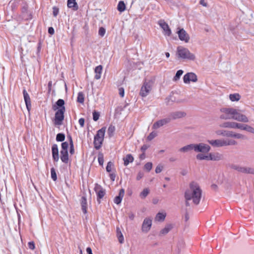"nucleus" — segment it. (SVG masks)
I'll use <instances>...</instances> for the list:
<instances>
[{"label": "nucleus", "mask_w": 254, "mask_h": 254, "mask_svg": "<svg viewBox=\"0 0 254 254\" xmlns=\"http://www.w3.org/2000/svg\"><path fill=\"white\" fill-rule=\"evenodd\" d=\"M124 190L123 189L120 190L118 195L116 196L114 199V203L118 205L120 204L124 196Z\"/></svg>", "instance_id": "16"}, {"label": "nucleus", "mask_w": 254, "mask_h": 254, "mask_svg": "<svg viewBox=\"0 0 254 254\" xmlns=\"http://www.w3.org/2000/svg\"><path fill=\"white\" fill-rule=\"evenodd\" d=\"M176 55L177 58L181 60L195 62L197 59L194 53L191 52L188 48L183 46H179L177 48Z\"/></svg>", "instance_id": "5"}, {"label": "nucleus", "mask_w": 254, "mask_h": 254, "mask_svg": "<svg viewBox=\"0 0 254 254\" xmlns=\"http://www.w3.org/2000/svg\"><path fill=\"white\" fill-rule=\"evenodd\" d=\"M77 101L80 103H83L84 101V96L82 92H79L77 96Z\"/></svg>", "instance_id": "36"}, {"label": "nucleus", "mask_w": 254, "mask_h": 254, "mask_svg": "<svg viewBox=\"0 0 254 254\" xmlns=\"http://www.w3.org/2000/svg\"><path fill=\"white\" fill-rule=\"evenodd\" d=\"M172 227L171 225H168L166 227H165L162 230V233L163 234H166L168 233L171 229Z\"/></svg>", "instance_id": "41"}, {"label": "nucleus", "mask_w": 254, "mask_h": 254, "mask_svg": "<svg viewBox=\"0 0 254 254\" xmlns=\"http://www.w3.org/2000/svg\"><path fill=\"white\" fill-rule=\"evenodd\" d=\"M186 116L185 113L181 111H178L173 114V117L174 119L181 118Z\"/></svg>", "instance_id": "30"}, {"label": "nucleus", "mask_w": 254, "mask_h": 254, "mask_svg": "<svg viewBox=\"0 0 254 254\" xmlns=\"http://www.w3.org/2000/svg\"><path fill=\"white\" fill-rule=\"evenodd\" d=\"M156 135V133L155 132L151 133L147 137L148 140H151L154 138Z\"/></svg>", "instance_id": "46"}, {"label": "nucleus", "mask_w": 254, "mask_h": 254, "mask_svg": "<svg viewBox=\"0 0 254 254\" xmlns=\"http://www.w3.org/2000/svg\"><path fill=\"white\" fill-rule=\"evenodd\" d=\"M219 117L221 119H234L242 123H248L249 118L239 110L233 108H222L220 110Z\"/></svg>", "instance_id": "2"}, {"label": "nucleus", "mask_w": 254, "mask_h": 254, "mask_svg": "<svg viewBox=\"0 0 254 254\" xmlns=\"http://www.w3.org/2000/svg\"><path fill=\"white\" fill-rule=\"evenodd\" d=\"M162 169H163V166L161 165H158L156 167V168L155 169V172L156 173H159L162 171Z\"/></svg>", "instance_id": "45"}, {"label": "nucleus", "mask_w": 254, "mask_h": 254, "mask_svg": "<svg viewBox=\"0 0 254 254\" xmlns=\"http://www.w3.org/2000/svg\"><path fill=\"white\" fill-rule=\"evenodd\" d=\"M202 190L199 184L192 181L189 184L185 192V198L187 201H191L194 204H198L202 196Z\"/></svg>", "instance_id": "3"}, {"label": "nucleus", "mask_w": 254, "mask_h": 254, "mask_svg": "<svg viewBox=\"0 0 254 254\" xmlns=\"http://www.w3.org/2000/svg\"><path fill=\"white\" fill-rule=\"evenodd\" d=\"M117 237L120 243L123 244L124 242V237L121 231H118Z\"/></svg>", "instance_id": "35"}, {"label": "nucleus", "mask_w": 254, "mask_h": 254, "mask_svg": "<svg viewBox=\"0 0 254 254\" xmlns=\"http://www.w3.org/2000/svg\"><path fill=\"white\" fill-rule=\"evenodd\" d=\"M115 130V127H110L108 128V131L111 133H113Z\"/></svg>", "instance_id": "53"}, {"label": "nucleus", "mask_w": 254, "mask_h": 254, "mask_svg": "<svg viewBox=\"0 0 254 254\" xmlns=\"http://www.w3.org/2000/svg\"><path fill=\"white\" fill-rule=\"evenodd\" d=\"M215 133L218 135L228 136L229 131H225L224 130H217L215 131Z\"/></svg>", "instance_id": "33"}, {"label": "nucleus", "mask_w": 254, "mask_h": 254, "mask_svg": "<svg viewBox=\"0 0 254 254\" xmlns=\"http://www.w3.org/2000/svg\"><path fill=\"white\" fill-rule=\"evenodd\" d=\"M64 135L62 133H59L57 135L56 139L57 141H62L64 139Z\"/></svg>", "instance_id": "40"}, {"label": "nucleus", "mask_w": 254, "mask_h": 254, "mask_svg": "<svg viewBox=\"0 0 254 254\" xmlns=\"http://www.w3.org/2000/svg\"><path fill=\"white\" fill-rule=\"evenodd\" d=\"M243 124L234 122H226L220 126L224 128H229L234 129H239L242 130Z\"/></svg>", "instance_id": "12"}, {"label": "nucleus", "mask_w": 254, "mask_h": 254, "mask_svg": "<svg viewBox=\"0 0 254 254\" xmlns=\"http://www.w3.org/2000/svg\"><path fill=\"white\" fill-rule=\"evenodd\" d=\"M110 179L112 181H114L116 178V174L115 173H111L110 174Z\"/></svg>", "instance_id": "51"}, {"label": "nucleus", "mask_w": 254, "mask_h": 254, "mask_svg": "<svg viewBox=\"0 0 254 254\" xmlns=\"http://www.w3.org/2000/svg\"><path fill=\"white\" fill-rule=\"evenodd\" d=\"M59 12V9L58 7L56 6L53 7V14L55 17H56L58 15Z\"/></svg>", "instance_id": "42"}, {"label": "nucleus", "mask_w": 254, "mask_h": 254, "mask_svg": "<svg viewBox=\"0 0 254 254\" xmlns=\"http://www.w3.org/2000/svg\"><path fill=\"white\" fill-rule=\"evenodd\" d=\"M177 33L180 40L185 43L189 42L190 40V35L184 29L178 28Z\"/></svg>", "instance_id": "11"}, {"label": "nucleus", "mask_w": 254, "mask_h": 254, "mask_svg": "<svg viewBox=\"0 0 254 254\" xmlns=\"http://www.w3.org/2000/svg\"><path fill=\"white\" fill-rule=\"evenodd\" d=\"M105 133V129L104 128L99 130L94 138V145L95 148L98 149L100 147Z\"/></svg>", "instance_id": "8"}, {"label": "nucleus", "mask_w": 254, "mask_h": 254, "mask_svg": "<svg viewBox=\"0 0 254 254\" xmlns=\"http://www.w3.org/2000/svg\"><path fill=\"white\" fill-rule=\"evenodd\" d=\"M106 32V29L103 27H101L99 29L98 34L100 37H103L105 35Z\"/></svg>", "instance_id": "38"}, {"label": "nucleus", "mask_w": 254, "mask_h": 254, "mask_svg": "<svg viewBox=\"0 0 254 254\" xmlns=\"http://www.w3.org/2000/svg\"><path fill=\"white\" fill-rule=\"evenodd\" d=\"M153 203H154V204H156V203H157V200L156 199H154V200H153Z\"/></svg>", "instance_id": "57"}, {"label": "nucleus", "mask_w": 254, "mask_h": 254, "mask_svg": "<svg viewBox=\"0 0 254 254\" xmlns=\"http://www.w3.org/2000/svg\"><path fill=\"white\" fill-rule=\"evenodd\" d=\"M240 95L238 93L229 95V99L232 102L238 101L240 99Z\"/></svg>", "instance_id": "28"}, {"label": "nucleus", "mask_w": 254, "mask_h": 254, "mask_svg": "<svg viewBox=\"0 0 254 254\" xmlns=\"http://www.w3.org/2000/svg\"><path fill=\"white\" fill-rule=\"evenodd\" d=\"M48 32L51 35L54 34L55 33L54 29L53 27L49 28Z\"/></svg>", "instance_id": "52"}, {"label": "nucleus", "mask_w": 254, "mask_h": 254, "mask_svg": "<svg viewBox=\"0 0 254 254\" xmlns=\"http://www.w3.org/2000/svg\"><path fill=\"white\" fill-rule=\"evenodd\" d=\"M23 96L26 108L28 111H29L31 109V101L29 94L26 91V90L23 91Z\"/></svg>", "instance_id": "17"}, {"label": "nucleus", "mask_w": 254, "mask_h": 254, "mask_svg": "<svg viewBox=\"0 0 254 254\" xmlns=\"http://www.w3.org/2000/svg\"><path fill=\"white\" fill-rule=\"evenodd\" d=\"M141 178V177L137 176V179L138 180H139V179H140Z\"/></svg>", "instance_id": "58"}, {"label": "nucleus", "mask_w": 254, "mask_h": 254, "mask_svg": "<svg viewBox=\"0 0 254 254\" xmlns=\"http://www.w3.org/2000/svg\"><path fill=\"white\" fill-rule=\"evenodd\" d=\"M52 155L54 160L58 161L59 159V149L57 145H54L52 146Z\"/></svg>", "instance_id": "20"}, {"label": "nucleus", "mask_w": 254, "mask_h": 254, "mask_svg": "<svg viewBox=\"0 0 254 254\" xmlns=\"http://www.w3.org/2000/svg\"><path fill=\"white\" fill-rule=\"evenodd\" d=\"M80 254H82V251L80 252Z\"/></svg>", "instance_id": "59"}, {"label": "nucleus", "mask_w": 254, "mask_h": 254, "mask_svg": "<svg viewBox=\"0 0 254 254\" xmlns=\"http://www.w3.org/2000/svg\"><path fill=\"white\" fill-rule=\"evenodd\" d=\"M153 85V82L152 80L145 81L141 87L140 95L143 97L147 96L151 92Z\"/></svg>", "instance_id": "7"}, {"label": "nucleus", "mask_w": 254, "mask_h": 254, "mask_svg": "<svg viewBox=\"0 0 254 254\" xmlns=\"http://www.w3.org/2000/svg\"><path fill=\"white\" fill-rule=\"evenodd\" d=\"M166 216V213L164 211L159 212L155 217V221L156 222H163Z\"/></svg>", "instance_id": "19"}, {"label": "nucleus", "mask_w": 254, "mask_h": 254, "mask_svg": "<svg viewBox=\"0 0 254 254\" xmlns=\"http://www.w3.org/2000/svg\"><path fill=\"white\" fill-rule=\"evenodd\" d=\"M150 193V190L149 188L143 189L139 193V197L141 199H145Z\"/></svg>", "instance_id": "22"}, {"label": "nucleus", "mask_w": 254, "mask_h": 254, "mask_svg": "<svg viewBox=\"0 0 254 254\" xmlns=\"http://www.w3.org/2000/svg\"><path fill=\"white\" fill-rule=\"evenodd\" d=\"M103 67L102 65H98L95 67V78L96 79H99L101 77V74L102 72Z\"/></svg>", "instance_id": "21"}, {"label": "nucleus", "mask_w": 254, "mask_h": 254, "mask_svg": "<svg viewBox=\"0 0 254 254\" xmlns=\"http://www.w3.org/2000/svg\"><path fill=\"white\" fill-rule=\"evenodd\" d=\"M97 195L99 198H102L105 195V191L103 190H100L97 192Z\"/></svg>", "instance_id": "43"}, {"label": "nucleus", "mask_w": 254, "mask_h": 254, "mask_svg": "<svg viewBox=\"0 0 254 254\" xmlns=\"http://www.w3.org/2000/svg\"><path fill=\"white\" fill-rule=\"evenodd\" d=\"M152 225V219L151 217H146L144 219L142 226L141 231L142 232L147 233L150 231Z\"/></svg>", "instance_id": "10"}, {"label": "nucleus", "mask_w": 254, "mask_h": 254, "mask_svg": "<svg viewBox=\"0 0 254 254\" xmlns=\"http://www.w3.org/2000/svg\"><path fill=\"white\" fill-rule=\"evenodd\" d=\"M28 247H29V249H30L31 250H34L35 248V244H34V242H29L28 243Z\"/></svg>", "instance_id": "48"}, {"label": "nucleus", "mask_w": 254, "mask_h": 254, "mask_svg": "<svg viewBox=\"0 0 254 254\" xmlns=\"http://www.w3.org/2000/svg\"><path fill=\"white\" fill-rule=\"evenodd\" d=\"M99 118V114L97 112H94L93 114V118L95 121H97Z\"/></svg>", "instance_id": "44"}, {"label": "nucleus", "mask_w": 254, "mask_h": 254, "mask_svg": "<svg viewBox=\"0 0 254 254\" xmlns=\"http://www.w3.org/2000/svg\"><path fill=\"white\" fill-rule=\"evenodd\" d=\"M228 137H234L237 139H243L244 138V136L241 133H233V132L229 131Z\"/></svg>", "instance_id": "26"}, {"label": "nucleus", "mask_w": 254, "mask_h": 254, "mask_svg": "<svg viewBox=\"0 0 254 254\" xmlns=\"http://www.w3.org/2000/svg\"><path fill=\"white\" fill-rule=\"evenodd\" d=\"M167 123V120H160L159 121L156 122L153 125V127L154 128H158L160 127H162L164 125L166 124Z\"/></svg>", "instance_id": "27"}, {"label": "nucleus", "mask_w": 254, "mask_h": 254, "mask_svg": "<svg viewBox=\"0 0 254 254\" xmlns=\"http://www.w3.org/2000/svg\"><path fill=\"white\" fill-rule=\"evenodd\" d=\"M64 112H55V124L56 125H61L64 119Z\"/></svg>", "instance_id": "15"}, {"label": "nucleus", "mask_w": 254, "mask_h": 254, "mask_svg": "<svg viewBox=\"0 0 254 254\" xmlns=\"http://www.w3.org/2000/svg\"><path fill=\"white\" fill-rule=\"evenodd\" d=\"M51 177L54 181L57 180V174L56 171L54 168H52L51 170Z\"/></svg>", "instance_id": "39"}, {"label": "nucleus", "mask_w": 254, "mask_h": 254, "mask_svg": "<svg viewBox=\"0 0 254 254\" xmlns=\"http://www.w3.org/2000/svg\"><path fill=\"white\" fill-rule=\"evenodd\" d=\"M67 6L69 8L76 11L78 9V6L76 0H67Z\"/></svg>", "instance_id": "18"}, {"label": "nucleus", "mask_w": 254, "mask_h": 254, "mask_svg": "<svg viewBox=\"0 0 254 254\" xmlns=\"http://www.w3.org/2000/svg\"><path fill=\"white\" fill-rule=\"evenodd\" d=\"M98 162H99V163L100 164V165H103L104 164L103 157L102 155L99 156L98 157Z\"/></svg>", "instance_id": "47"}, {"label": "nucleus", "mask_w": 254, "mask_h": 254, "mask_svg": "<svg viewBox=\"0 0 254 254\" xmlns=\"http://www.w3.org/2000/svg\"><path fill=\"white\" fill-rule=\"evenodd\" d=\"M82 209L84 213L87 212V200L85 197H82L81 199Z\"/></svg>", "instance_id": "25"}, {"label": "nucleus", "mask_w": 254, "mask_h": 254, "mask_svg": "<svg viewBox=\"0 0 254 254\" xmlns=\"http://www.w3.org/2000/svg\"><path fill=\"white\" fill-rule=\"evenodd\" d=\"M159 25L163 30V34L166 37H170L172 34V31L168 24L164 21H160Z\"/></svg>", "instance_id": "13"}, {"label": "nucleus", "mask_w": 254, "mask_h": 254, "mask_svg": "<svg viewBox=\"0 0 254 254\" xmlns=\"http://www.w3.org/2000/svg\"><path fill=\"white\" fill-rule=\"evenodd\" d=\"M240 171L243 173L254 174V170L250 168H241Z\"/></svg>", "instance_id": "34"}, {"label": "nucleus", "mask_w": 254, "mask_h": 254, "mask_svg": "<svg viewBox=\"0 0 254 254\" xmlns=\"http://www.w3.org/2000/svg\"><path fill=\"white\" fill-rule=\"evenodd\" d=\"M53 109L55 112H65L64 101L63 99H59L53 106Z\"/></svg>", "instance_id": "14"}, {"label": "nucleus", "mask_w": 254, "mask_h": 254, "mask_svg": "<svg viewBox=\"0 0 254 254\" xmlns=\"http://www.w3.org/2000/svg\"><path fill=\"white\" fill-rule=\"evenodd\" d=\"M200 4H201L202 5L204 6H207V3H206V2L204 0H201L200 1Z\"/></svg>", "instance_id": "55"}, {"label": "nucleus", "mask_w": 254, "mask_h": 254, "mask_svg": "<svg viewBox=\"0 0 254 254\" xmlns=\"http://www.w3.org/2000/svg\"><path fill=\"white\" fill-rule=\"evenodd\" d=\"M79 124L81 127H83L84 125V120L83 118H81L78 121Z\"/></svg>", "instance_id": "50"}, {"label": "nucleus", "mask_w": 254, "mask_h": 254, "mask_svg": "<svg viewBox=\"0 0 254 254\" xmlns=\"http://www.w3.org/2000/svg\"><path fill=\"white\" fill-rule=\"evenodd\" d=\"M197 81V76L193 72H188L183 76V81L186 84L193 83Z\"/></svg>", "instance_id": "9"}, {"label": "nucleus", "mask_w": 254, "mask_h": 254, "mask_svg": "<svg viewBox=\"0 0 254 254\" xmlns=\"http://www.w3.org/2000/svg\"><path fill=\"white\" fill-rule=\"evenodd\" d=\"M69 148V152L73 154L74 152L73 143L71 137H68L67 140L62 144V149L61 150V159L65 163H68L69 157L68 149Z\"/></svg>", "instance_id": "4"}, {"label": "nucleus", "mask_w": 254, "mask_h": 254, "mask_svg": "<svg viewBox=\"0 0 254 254\" xmlns=\"http://www.w3.org/2000/svg\"><path fill=\"white\" fill-rule=\"evenodd\" d=\"M207 142L212 146L216 147L234 145L237 144V142L234 140L224 139H209Z\"/></svg>", "instance_id": "6"}, {"label": "nucleus", "mask_w": 254, "mask_h": 254, "mask_svg": "<svg viewBox=\"0 0 254 254\" xmlns=\"http://www.w3.org/2000/svg\"><path fill=\"white\" fill-rule=\"evenodd\" d=\"M166 57L168 58L170 57V54L168 52L165 53Z\"/></svg>", "instance_id": "56"}, {"label": "nucleus", "mask_w": 254, "mask_h": 254, "mask_svg": "<svg viewBox=\"0 0 254 254\" xmlns=\"http://www.w3.org/2000/svg\"><path fill=\"white\" fill-rule=\"evenodd\" d=\"M152 168V163L148 162L144 166V170L147 172H149Z\"/></svg>", "instance_id": "37"}, {"label": "nucleus", "mask_w": 254, "mask_h": 254, "mask_svg": "<svg viewBox=\"0 0 254 254\" xmlns=\"http://www.w3.org/2000/svg\"><path fill=\"white\" fill-rule=\"evenodd\" d=\"M119 94L122 97L124 96L125 91L123 88H121L119 89Z\"/></svg>", "instance_id": "49"}, {"label": "nucleus", "mask_w": 254, "mask_h": 254, "mask_svg": "<svg viewBox=\"0 0 254 254\" xmlns=\"http://www.w3.org/2000/svg\"><path fill=\"white\" fill-rule=\"evenodd\" d=\"M242 130L254 134V127L247 124H243Z\"/></svg>", "instance_id": "24"}, {"label": "nucleus", "mask_w": 254, "mask_h": 254, "mask_svg": "<svg viewBox=\"0 0 254 254\" xmlns=\"http://www.w3.org/2000/svg\"><path fill=\"white\" fill-rule=\"evenodd\" d=\"M183 73H184V71L182 69H180V70H178L177 71L175 75L173 77V80L174 81H178L180 79L181 76L183 75Z\"/></svg>", "instance_id": "31"}, {"label": "nucleus", "mask_w": 254, "mask_h": 254, "mask_svg": "<svg viewBox=\"0 0 254 254\" xmlns=\"http://www.w3.org/2000/svg\"><path fill=\"white\" fill-rule=\"evenodd\" d=\"M86 252L87 254H93L92 250L90 248L88 247L86 249Z\"/></svg>", "instance_id": "54"}, {"label": "nucleus", "mask_w": 254, "mask_h": 254, "mask_svg": "<svg viewBox=\"0 0 254 254\" xmlns=\"http://www.w3.org/2000/svg\"><path fill=\"white\" fill-rule=\"evenodd\" d=\"M114 164L112 162H109L106 168L107 172L109 173L111 172L112 171L114 170Z\"/></svg>", "instance_id": "32"}, {"label": "nucleus", "mask_w": 254, "mask_h": 254, "mask_svg": "<svg viewBox=\"0 0 254 254\" xmlns=\"http://www.w3.org/2000/svg\"><path fill=\"white\" fill-rule=\"evenodd\" d=\"M133 157L130 154H127L125 157L124 158L123 160L124 161V165L127 166L129 163H131L133 161Z\"/></svg>", "instance_id": "23"}, {"label": "nucleus", "mask_w": 254, "mask_h": 254, "mask_svg": "<svg viewBox=\"0 0 254 254\" xmlns=\"http://www.w3.org/2000/svg\"><path fill=\"white\" fill-rule=\"evenodd\" d=\"M211 147L204 143H191L188 144L180 149V151L187 153L194 151L199 153L196 156L197 160L219 161L223 158V155L218 152H209Z\"/></svg>", "instance_id": "1"}, {"label": "nucleus", "mask_w": 254, "mask_h": 254, "mask_svg": "<svg viewBox=\"0 0 254 254\" xmlns=\"http://www.w3.org/2000/svg\"><path fill=\"white\" fill-rule=\"evenodd\" d=\"M126 8V4L123 1H120L118 3L117 9L118 10L122 12L125 10Z\"/></svg>", "instance_id": "29"}]
</instances>
